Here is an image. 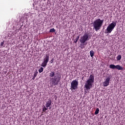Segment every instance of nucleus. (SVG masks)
<instances>
[{"label": "nucleus", "instance_id": "ddd939ff", "mask_svg": "<svg viewBox=\"0 0 125 125\" xmlns=\"http://www.w3.org/2000/svg\"><path fill=\"white\" fill-rule=\"evenodd\" d=\"M98 114H99V108H97L95 112V115H98Z\"/></svg>", "mask_w": 125, "mask_h": 125}, {"label": "nucleus", "instance_id": "f03ea898", "mask_svg": "<svg viewBox=\"0 0 125 125\" xmlns=\"http://www.w3.org/2000/svg\"><path fill=\"white\" fill-rule=\"evenodd\" d=\"M94 83V76L90 75L85 84V87L86 90H88L92 87V83Z\"/></svg>", "mask_w": 125, "mask_h": 125}, {"label": "nucleus", "instance_id": "4be33fe9", "mask_svg": "<svg viewBox=\"0 0 125 125\" xmlns=\"http://www.w3.org/2000/svg\"><path fill=\"white\" fill-rule=\"evenodd\" d=\"M36 79V76H33L32 78V80H35Z\"/></svg>", "mask_w": 125, "mask_h": 125}, {"label": "nucleus", "instance_id": "1a4fd4ad", "mask_svg": "<svg viewBox=\"0 0 125 125\" xmlns=\"http://www.w3.org/2000/svg\"><path fill=\"white\" fill-rule=\"evenodd\" d=\"M110 80H111V77L109 76L105 79V81L104 82V86H108L109 83H110Z\"/></svg>", "mask_w": 125, "mask_h": 125}, {"label": "nucleus", "instance_id": "7ed1b4c3", "mask_svg": "<svg viewBox=\"0 0 125 125\" xmlns=\"http://www.w3.org/2000/svg\"><path fill=\"white\" fill-rule=\"evenodd\" d=\"M89 37V35L88 33H85L83 37H81L80 42H81V43H83V45H82V46H80L81 48L82 49L84 48V47L83 45H84V42H86L87 41H88V37Z\"/></svg>", "mask_w": 125, "mask_h": 125}, {"label": "nucleus", "instance_id": "5701e85b", "mask_svg": "<svg viewBox=\"0 0 125 125\" xmlns=\"http://www.w3.org/2000/svg\"><path fill=\"white\" fill-rule=\"evenodd\" d=\"M84 92H86V93H87V92L85 90V89H84Z\"/></svg>", "mask_w": 125, "mask_h": 125}, {"label": "nucleus", "instance_id": "0eeeda50", "mask_svg": "<svg viewBox=\"0 0 125 125\" xmlns=\"http://www.w3.org/2000/svg\"><path fill=\"white\" fill-rule=\"evenodd\" d=\"M109 68L110 69H117L119 71L124 70V67L121 66L120 65H115V64H110Z\"/></svg>", "mask_w": 125, "mask_h": 125}, {"label": "nucleus", "instance_id": "20e7f679", "mask_svg": "<svg viewBox=\"0 0 125 125\" xmlns=\"http://www.w3.org/2000/svg\"><path fill=\"white\" fill-rule=\"evenodd\" d=\"M116 25H117V21L113 22L111 23L107 27L106 31L107 32H105V34H110L112 32V31L115 29L116 27Z\"/></svg>", "mask_w": 125, "mask_h": 125}, {"label": "nucleus", "instance_id": "2eb2a0df", "mask_svg": "<svg viewBox=\"0 0 125 125\" xmlns=\"http://www.w3.org/2000/svg\"><path fill=\"white\" fill-rule=\"evenodd\" d=\"M117 61H120L122 59V55H119L117 57Z\"/></svg>", "mask_w": 125, "mask_h": 125}, {"label": "nucleus", "instance_id": "aec40b11", "mask_svg": "<svg viewBox=\"0 0 125 125\" xmlns=\"http://www.w3.org/2000/svg\"><path fill=\"white\" fill-rule=\"evenodd\" d=\"M47 110V108L45 107V106H44V108L42 109V111L44 112V111H46Z\"/></svg>", "mask_w": 125, "mask_h": 125}, {"label": "nucleus", "instance_id": "412c9836", "mask_svg": "<svg viewBox=\"0 0 125 125\" xmlns=\"http://www.w3.org/2000/svg\"><path fill=\"white\" fill-rule=\"evenodd\" d=\"M54 59L53 58L50 60V63H52L53 62H54Z\"/></svg>", "mask_w": 125, "mask_h": 125}, {"label": "nucleus", "instance_id": "39448f33", "mask_svg": "<svg viewBox=\"0 0 125 125\" xmlns=\"http://www.w3.org/2000/svg\"><path fill=\"white\" fill-rule=\"evenodd\" d=\"M49 61V55L46 54L45 56H44L43 62L41 64L42 67H43L44 68H45Z\"/></svg>", "mask_w": 125, "mask_h": 125}, {"label": "nucleus", "instance_id": "f257e3e1", "mask_svg": "<svg viewBox=\"0 0 125 125\" xmlns=\"http://www.w3.org/2000/svg\"><path fill=\"white\" fill-rule=\"evenodd\" d=\"M104 22V20H101L100 19L96 20L93 23V29L95 30L96 32H98L99 30L101 29Z\"/></svg>", "mask_w": 125, "mask_h": 125}, {"label": "nucleus", "instance_id": "9d476101", "mask_svg": "<svg viewBox=\"0 0 125 125\" xmlns=\"http://www.w3.org/2000/svg\"><path fill=\"white\" fill-rule=\"evenodd\" d=\"M51 100H49L46 102V104L45 105L46 108H48V107H50L51 105Z\"/></svg>", "mask_w": 125, "mask_h": 125}, {"label": "nucleus", "instance_id": "f8f14e48", "mask_svg": "<svg viewBox=\"0 0 125 125\" xmlns=\"http://www.w3.org/2000/svg\"><path fill=\"white\" fill-rule=\"evenodd\" d=\"M90 55L91 57H93V56H94V51H93V50H91L90 51Z\"/></svg>", "mask_w": 125, "mask_h": 125}, {"label": "nucleus", "instance_id": "dca6fc26", "mask_svg": "<svg viewBox=\"0 0 125 125\" xmlns=\"http://www.w3.org/2000/svg\"><path fill=\"white\" fill-rule=\"evenodd\" d=\"M43 71V67H41L40 69H39V73H42Z\"/></svg>", "mask_w": 125, "mask_h": 125}, {"label": "nucleus", "instance_id": "423d86ee", "mask_svg": "<svg viewBox=\"0 0 125 125\" xmlns=\"http://www.w3.org/2000/svg\"><path fill=\"white\" fill-rule=\"evenodd\" d=\"M78 85H79V82L77 80H73L71 83V90H76L78 89Z\"/></svg>", "mask_w": 125, "mask_h": 125}, {"label": "nucleus", "instance_id": "6e6552de", "mask_svg": "<svg viewBox=\"0 0 125 125\" xmlns=\"http://www.w3.org/2000/svg\"><path fill=\"white\" fill-rule=\"evenodd\" d=\"M51 82L53 85H57L59 83V80H57V77L54 76L53 78H51Z\"/></svg>", "mask_w": 125, "mask_h": 125}, {"label": "nucleus", "instance_id": "9b49d317", "mask_svg": "<svg viewBox=\"0 0 125 125\" xmlns=\"http://www.w3.org/2000/svg\"><path fill=\"white\" fill-rule=\"evenodd\" d=\"M55 75V72L52 71L50 73L49 76L51 78H53V77H54Z\"/></svg>", "mask_w": 125, "mask_h": 125}, {"label": "nucleus", "instance_id": "f3484780", "mask_svg": "<svg viewBox=\"0 0 125 125\" xmlns=\"http://www.w3.org/2000/svg\"><path fill=\"white\" fill-rule=\"evenodd\" d=\"M54 32H55V29L54 28H52L49 31L50 33H54Z\"/></svg>", "mask_w": 125, "mask_h": 125}, {"label": "nucleus", "instance_id": "a211bd4d", "mask_svg": "<svg viewBox=\"0 0 125 125\" xmlns=\"http://www.w3.org/2000/svg\"><path fill=\"white\" fill-rule=\"evenodd\" d=\"M37 76H38V71H36L34 73V77H37Z\"/></svg>", "mask_w": 125, "mask_h": 125}, {"label": "nucleus", "instance_id": "6ab92c4d", "mask_svg": "<svg viewBox=\"0 0 125 125\" xmlns=\"http://www.w3.org/2000/svg\"><path fill=\"white\" fill-rule=\"evenodd\" d=\"M3 44H4V41L1 42L0 44V46H3Z\"/></svg>", "mask_w": 125, "mask_h": 125}, {"label": "nucleus", "instance_id": "4468645a", "mask_svg": "<svg viewBox=\"0 0 125 125\" xmlns=\"http://www.w3.org/2000/svg\"><path fill=\"white\" fill-rule=\"evenodd\" d=\"M79 39H80V36H77V37L75 39V40L74 41L75 43H77V42H78V41H79Z\"/></svg>", "mask_w": 125, "mask_h": 125}]
</instances>
